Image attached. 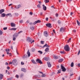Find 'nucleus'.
Segmentation results:
<instances>
[{
    "mask_svg": "<svg viewBox=\"0 0 80 80\" xmlns=\"http://www.w3.org/2000/svg\"><path fill=\"white\" fill-rule=\"evenodd\" d=\"M30 29H31L32 30H34V29H35V28L33 27H30Z\"/></svg>",
    "mask_w": 80,
    "mask_h": 80,
    "instance_id": "30",
    "label": "nucleus"
},
{
    "mask_svg": "<svg viewBox=\"0 0 80 80\" xmlns=\"http://www.w3.org/2000/svg\"><path fill=\"white\" fill-rule=\"evenodd\" d=\"M58 24H60L61 23V22H60V21L59 20L58 22Z\"/></svg>",
    "mask_w": 80,
    "mask_h": 80,
    "instance_id": "47",
    "label": "nucleus"
},
{
    "mask_svg": "<svg viewBox=\"0 0 80 80\" xmlns=\"http://www.w3.org/2000/svg\"><path fill=\"white\" fill-rule=\"evenodd\" d=\"M20 7V5H18V8L16 7V8H19Z\"/></svg>",
    "mask_w": 80,
    "mask_h": 80,
    "instance_id": "42",
    "label": "nucleus"
},
{
    "mask_svg": "<svg viewBox=\"0 0 80 80\" xmlns=\"http://www.w3.org/2000/svg\"><path fill=\"white\" fill-rule=\"evenodd\" d=\"M3 75L2 74H0V80H2L3 78Z\"/></svg>",
    "mask_w": 80,
    "mask_h": 80,
    "instance_id": "20",
    "label": "nucleus"
},
{
    "mask_svg": "<svg viewBox=\"0 0 80 80\" xmlns=\"http://www.w3.org/2000/svg\"><path fill=\"white\" fill-rule=\"evenodd\" d=\"M6 52H10V50L9 49H6Z\"/></svg>",
    "mask_w": 80,
    "mask_h": 80,
    "instance_id": "38",
    "label": "nucleus"
},
{
    "mask_svg": "<svg viewBox=\"0 0 80 80\" xmlns=\"http://www.w3.org/2000/svg\"><path fill=\"white\" fill-rule=\"evenodd\" d=\"M30 14L31 15H33V13H32V12H30Z\"/></svg>",
    "mask_w": 80,
    "mask_h": 80,
    "instance_id": "50",
    "label": "nucleus"
},
{
    "mask_svg": "<svg viewBox=\"0 0 80 80\" xmlns=\"http://www.w3.org/2000/svg\"><path fill=\"white\" fill-rule=\"evenodd\" d=\"M63 59H60L59 60V62H63Z\"/></svg>",
    "mask_w": 80,
    "mask_h": 80,
    "instance_id": "25",
    "label": "nucleus"
},
{
    "mask_svg": "<svg viewBox=\"0 0 80 80\" xmlns=\"http://www.w3.org/2000/svg\"><path fill=\"white\" fill-rule=\"evenodd\" d=\"M48 18H46V21H48Z\"/></svg>",
    "mask_w": 80,
    "mask_h": 80,
    "instance_id": "49",
    "label": "nucleus"
},
{
    "mask_svg": "<svg viewBox=\"0 0 80 80\" xmlns=\"http://www.w3.org/2000/svg\"><path fill=\"white\" fill-rule=\"evenodd\" d=\"M11 30H17V28H12L11 29Z\"/></svg>",
    "mask_w": 80,
    "mask_h": 80,
    "instance_id": "37",
    "label": "nucleus"
},
{
    "mask_svg": "<svg viewBox=\"0 0 80 80\" xmlns=\"http://www.w3.org/2000/svg\"><path fill=\"white\" fill-rule=\"evenodd\" d=\"M44 34L45 37H48V33H47V31H44Z\"/></svg>",
    "mask_w": 80,
    "mask_h": 80,
    "instance_id": "8",
    "label": "nucleus"
},
{
    "mask_svg": "<svg viewBox=\"0 0 80 80\" xmlns=\"http://www.w3.org/2000/svg\"><path fill=\"white\" fill-rule=\"evenodd\" d=\"M11 27H15V26L16 25L14 23H11Z\"/></svg>",
    "mask_w": 80,
    "mask_h": 80,
    "instance_id": "15",
    "label": "nucleus"
},
{
    "mask_svg": "<svg viewBox=\"0 0 80 80\" xmlns=\"http://www.w3.org/2000/svg\"><path fill=\"white\" fill-rule=\"evenodd\" d=\"M6 16V14L5 13H3L1 14V16L2 17H5Z\"/></svg>",
    "mask_w": 80,
    "mask_h": 80,
    "instance_id": "16",
    "label": "nucleus"
},
{
    "mask_svg": "<svg viewBox=\"0 0 80 80\" xmlns=\"http://www.w3.org/2000/svg\"><path fill=\"white\" fill-rule=\"evenodd\" d=\"M38 8H40V4H39L37 6Z\"/></svg>",
    "mask_w": 80,
    "mask_h": 80,
    "instance_id": "44",
    "label": "nucleus"
},
{
    "mask_svg": "<svg viewBox=\"0 0 80 80\" xmlns=\"http://www.w3.org/2000/svg\"><path fill=\"white\" fill-rule=\"evenodd\" d=\"M12 63H13V62H10L9 63V64H12Z\"/></svg>",
    "mask_w": 80,
    "mask_h": 80,
    "instance_id": "60",
    "label": "nucleus"
},
{
    "mask_svg": "<svg viewBox=\"0 0 80 80\" xmlns=\"http://www.w3.org/2000/svg\"><path fill=\"white\" fill-rule=\"evenodd\" d=\"M58 72H57V73L58 74V73H61V72L59 71V70H58Z\"/></svg>",
    "mask_w": 80,
    "mask_h": 80,
    "instance_id": "40",
    "label": "nucleus"
},
{
    "mask_svg": "<svg viewBox=\"0 0 80 80\" xmlns=\"http://www.w3.org/2000/svg\"><path fill=\"white\" fill-rule=\"evenodd\" d=\"M61 67L62 72H65L66 71V69L65 67H63V66L62 64L61 65Z\"/></svg>",
    "mask_w": 80,
    "mask_h": 80,
    "instance_id": "4",
    "label": "nucleus"
},
{
    "mask_svg": "<svg viewBox=\"0 0 80 80\" xmlns=\"http://www.w3.org/2000/svg\"><path fill=\"white\" fill-rule=\"evenodd\" d=\"M3 34V32H2V31L0 30V35H2Z\"/></svg>",
    "mask_w": 80,
    "mask_h": 80,
    "instance_id": "34",
    "label": "nucleus"
},
{
    "mask_svg": "<svg viewBox=\"0 0 80 80\" xmlns=\"http://www.w3.org/2000/svg\"><path fill=\"white\" fill-rule=\"evenodd\" d=\"M39 72L40 73H41L42 74H43V72Z\"/></svg>",
    "mask_w": 80,
    "mask_h": 80,
    "instance_id": "59",
    "label": "nucleus"
},
{
    "mask_svg": "<svg viewBox=\"0 0 80 80\" xmlns=\"http://www.w3.org/2000/svg\"><path fill=\"white\" fill-rule=\"evenodd\" d=\"M23 22V20H21L20 21V23H22Z\"/></svg>",
    "mask_w": 80,
    "mask_h": 80,
    "instance_id": "54",
    "label": "nucleus"
},
{
    "mask_svg": "<svg viewBox=\"0 0 80 80\" xmlns=\"http://www.w3.org/2000/svg\"><path fill=\"white\" fill-rule=\"evenodd\" d=\"M44 2L45 3H48L49 2V0H45Z\"/></svg>",
    "mask_w": 80,
    "mask_h": 80,
    "instance_id": "31",
    "label": "nucleus"
},
{
    "mask_svg": "<svg viewBox=\"0 0 80 80\" xmlns=\"http://www.w3.org/2000/svg\"><path fill=\"white\" fill-rule=\"evenodd\" d=\"M21 65H24V62H21Z\"/></svg>",
    "mask_w": 80,
    "mask_h": 80,
    "instance_id": "53",
    "label": "nucleus"
},
{
    "mask_svg": "<svg viewBox=\"0 0 80 80\" xmlns=\"http://www.w3.org/2000/svg\"><path fill=\"white\" fill-rule=\"evenodd\" d=\"M48 63V67L50 68L51 67H52V65H51V64L50 63V62H47Z\"/></svg>",
    "mask_w": 80,
    "mask_h": 80,
    "instance_id": "10",
    "label": "nucleus"
},
{
    "mask_svg": "<svg viewBox=\"0 0 80 80\" xmlns=\"http://www.w3.org/2000/svg\"><path fill=\"white\" fill-rule=\"evenodd\" d=\"M40 20H38V21H36L33 23L32 22H30L29 23L30 25H35L38 23H40Z\"/></svg>",
    "mask_w": 80,
    "mask_h": 80,
    "instance_id": "3",
    "label": "nucleus"
},
{
    "mask_svg": "<svg viewBox=\"0 0 80 80\" xmlns=\"http://www.w3.org/2000/svg\"><path fill=\"white\" fill-rule=\"evenodd\" d=\"M46 26L49 28H52V27L51 26V24L50 23L46 24Z\"/></svg>",
    "mask_w": 80,
    "mask_h": 80,
    "instance_id": "7",
    "label": "nucleus"
},
{
    "mask_svg": "<svg viewBox=\"0 0 80 80\" xmlns=\"http://www.w3.org/2000/svg\"><path fill=\"white\" fill-rule=\"evenodd\" d=\"M74 64L73 63V62H72L71 64V67H73Z\"/></svg>",
    "mask_w": 80,
    "mask_h": 80,
    "instance_id": "29",
    "label": "nucleus"
},
{
    "mask_svg": "<svg viewBox=\"0 0 80 80\" xmlns=\"http://www.w3.org/2000/svg\"><path fill=\"white\" fill-rule=\"evenodd\" d=\"M7 54H8V55H9V54H10V53H9V52H8L7 53Z\"/></svg>",
    "mask_w": 80,
    "mask_h": 80,
    "instance_id": "55",
    "label": "nucleus"
},
{
    "mask_svg": "<svg viewBox=\"0 0 80 80\" xmlns=\"http://www.w3.org/2000/svg\"><path fill=\"white\" fill-rule=\"evenodd\" d=\"M35 50V48H32V52H34Z\"/></svg>",
    "mask_w": 80,
    "mask_h": 80,
    "instance_id": "35",
    "label": "nucleus"
},
{
    "mask_svg": "<svg viewBox=\"0 0 80 80\" xmlns=\"http://www.w3.org/2000/svg\"><path fill=\"white\" fill-rule=\"evenodd\" d=\"M44 41H41V44H43Z\"/></svg>",
    "mask_w": 80,
    "mask_h": 80,
    "instance_id": "45",
    "label": "nucleus"
},
{
    "mask_svg": "<svg viewBox=\"0 0 80 80\" xmlns=\"http://www.w3.org/2000/svg\"><path fill=\"white\" fill-rule=\"evenodd\" d=\"M12 64L14 65H17L18 62H17V59H14L12 60Z\"/></svg>",
    "mask_w": 80,
    "mask_h": 80,
    "instance_id": "2",
    "label": "nucleus"
},
{
    "mask_svg": "<svg viewBox=\"0 0 80 80\" xmlns=\"http://www.w3.org/2000/svg\"><path fill=\"white\" fill-rule=\"evenodd\" d=\"M7 68L8 70H9V69H10V67H9L8 66L7 67Z\"/></svg>",
    "mask_w": 80,
    "mask_h": 80,
    "instance_id": "52",
    "label": "nucleus"
},
{
    "mask_svg": "<svg viewBox=\"0 0 80 80\" xmlns=\"http://www.w3.org/2000/svg\"><path fill=\"white\" fill-rule=\"evenodd\" d=\"M38 52L39 53H40V54H42V53H43V52H42L41 51H38Z\"/></svg>",
    "mask_w": 80,
    "mask_h": 80,
    "instance_id": "33",
    "label": "nucleus"
},
{
    "mask_svg": "<svg viewBox=\"0 0 80 80\" xmlns=\"http://www.w3.org/2000/svg\"><path fill=\"white\" fill-rule=\"evenodd\" d=\"M43 7V9L44 10H45V11L46 10H47V7L45 6L44 5H42Z\"/></svg>",
    "mask_w": 80,
    "mask_h": 80,
    "instance_id": "13",
    "label": "nucleus"
},
{
    "mask_svg": "<svg viewBox=\"0 0 80 80\" xmlns=\"http://www.w3.org/2000/svg\"><path fill=\"white\" fill-rule=\"evenodd\" d=\"M26 70V69L25 68H22L21 69V71H22L23 72H25Z\"/></svg>",
    "mask_w": 80,
    "mask_h": 80,
    "instance_id": "19",
    "label": "nucleus"
},
{
    "mask_svg": "<svg viewBox=\"0 0 80 80\" xmlns=\"http://www.w3.org/2000/svg\"><path fill=\"white\" fill-rule=\"evenodd\" d=\"M72 32H76V30H73Z\"/></svg>",
    "mask_w": 80,
    "mask_h": 80,
    "instance_id": "56",
    "label": "nucleus"
},
{
    "mask_svg": "<svg viewBox=\"0 0 80 80\" xmlns=\"http://www.w3.org/2000/svg\"><path fill=\"white\" fill-rule=\"evenodd\" d=\"M8 80H12V78H8L7 79Z\"/></svg>",
    "mask_w": 80,
    "mask_h": 80,
    "instance_id": "51",
    "label": "nucleus"
},
{
    "mask_svg": "<svg viewBox=\"0 0 80 80\" xmlns=\"http://www.w3.org/2000/svg\"><path fill=\"white\" fill-rule=\"evenodd\" d=\"M32 42H34V40H33L32 41V42H31V44H32Z\"/></svg>",
    "mask_w": 80,
    "mask_h": 80,
    "instance_id": "62",
    "label": "nucleus"
},
{
    "mask_svg": "<svg viewBox=\"0 0 80 80\" xmlns=\"http://www.w3.org/2000/svg\"><path fill=\"white\" fill-rule=\"evenodd\" d=\"M3 29V30H7V27L4 28Z\"/></svg>",
    "mask_w": 80,
    "mask_h": 80,
    "instance_id": "46",
    "label": "nucleus"
},
{
    "mask_svg": "<svg viewBox=\"0 0 80 80\" xmlns=\"http://www.w3.org/2000/svg\"><path fill=\"white\" fill-rule=\"evenodd\" d=\"M48 50H49V48H47L45 49V51L46 52H48Z\"/></svg>",
    "mask_w": 80,
    "mask_h": 80,
    "instance_id": "24",
    "label": "nucleus"
},
{
    "mask_svg": "<svg viewBox=\"0 0 80 80\" xmlns=\"http://www.w3.org/2000/svg\"><path fill=\"white\" fill-rule=\"evenodd\" d=\"M5 64L6 65H8V62H6Z\"/></svg>",
    "mask_w": 80,
    "mask_h": 80,
    "instance_id": "48",
    "label": "nucleus"
},
{
    "mask_svg": "<svg viewBox=\"0 0 80 80\" xmlns=\"http://www.w3.org/2000/svg\"><path fill=\"white\" fill-rule=\"evenodd\" d=\"M77 23L78 25H79V26H80V23L78 21V20H77Z\"/></svg>",
    "mask_w": 80,
    "mask_h": 80,
    "instance_id": "26",
    "label": "nucleus"
},
{
    "mask_svg": "<svg viewBox=\"0 0 80 80\" xmlns=\"http://www.w3.org/2000/svg\"><path fill=\"white\" fill-rule=\"evenodd\" d=\"M56 17H58V14H56Z\"/></svg>",
    "mask_w": 80,
    "mask_h": 80,
    "instance_id": "57",
    "label": "nucleus"
},
{
    "mask_svg": "<svg viewBox=\"0 0 80 80\" xmlns=\"http://www.w3.org/2000/svg\"><path fill=\"white\" fill-rule=\"evenodd\" d=\"M18 33H15L13 35V37L16 38L17 37H18Z\"/></svg>",
    "mask_w": 80,
    "mask_h": 80,
    "instance_id": "11",
    "label": "nucleus"
},
{
    "mask_svg": "<svg viewBox=\"0 0 80 80\" xmlns=\"http://www.w3.org/2000/svg\"><path fill=\"white\" fill-rule=\"evenodd\" d=\"M13 37V41H15V40H16V37Z\"/></svg>",
    "mask_w": 80,
    "mask_h": 80,
    "instance_id": "36",
    "label": "nucleus"
},
{
    "mask_svg": "<svg viewBox=\"0 0 80 80\" xmlns=\"http://www.w3.org/2000/svg\"><path fill=\"white\" fill-rule=\"evenodd\" d=\"M20 77L21 78H22V77H23V74H21L20 75Z\"/></svg>",
    "mask_w": 80,
    "mask_h": 80,
    "instance_id": "28",
    "label": "nucleus"
},
{
    "mask_svg": "<svg viewBox=\"0 0 80 80\" xmlns=\"http://www.w3.org/2000/svg\"><path fill=\"white\" fill-rule=\"evenodd\" d=\"M43 59L44 60H46V61H48V60H50V58H49V57H45L43 58Z\"/></svg>",
    "mask_w": 80,
    "mask_h": 80,
    "instance_id": "9",
    "label": "nucleus"
},
{
    "mask_svg": "<svg viewBox=\"0 0 80 80\" xmlns=\"http://www.w3.org/2000/svg\"><path fill=\"white\" fill-rule=\"evenodd\" d=\"M60 53L63 54L65 53V52L64 51H61L60 52Z\"/></svg>",
    "mask_w": 80,
    "mask_h": 80,
    "instance_id": "39",
    "label": "nucleus"
},
{
    "mask_svg": "<svg viewBox=\"0 0 80 80\" xmlns=\"http://www.w3.org/2000/svg\"><path fill=\"white\" fill-rule=\"evenodd\" d=\"M36 62L40 63V64H42V63L41 60L39 59H36Z\"/></svg>",
    "mask_w": 80,
    "mask_h": 80,
    "instance_id": "5",
    "label": "nucleus"
},
{
    "mask_svg": "<svg viewBox=\"0 0 80 80\" xmlns=\"http://www.w3.org/2000/svg\"><path fill=\"white\" fill-rule=\"evenodd\" d=\"M78 80H80V76H79L78 78Z\"/></svg>",
    "mask_w": 80,
    "mask_h": 80,
    "instance_id": "64",
    "label": "nucleus"
},
{
    "mask_svg": "<svg viewBox=\"0 0 80 80\" xmlns=\"http://www.w3.org/2000/svg\"><path fill=\"white\" fill-rule=\"evenodd\" d=\"M8 75H10V73L9 72H8Z\"/></svg>",
    "mask_w": 80,
    "mask_h": 80,
    "instance_id": "63",
    "label": "nucleus"
},
{
    "mask_svg": "<svg viewBox=\"0 0 80 80\" xmlns=\"http://www.w3.org/2000/svg\"><path fill=\"white\" fill-rule=\"evenodd\" d=\"M11 49H12V50H13V46H11Z\"/></svg>",
    "mask_w": 80,
    "mask_h": 80,
    "instance_id": "61",
    "label": "nucleus"
},
{
    "mask_svg": "<svg viewBox=\"0 0 80 80\" xmlns=\"http://www.w3.org/2000/svg\"><path fill=\"white\" fill-rule=\"evenodd\" d=\"M16 77L17 78H18L19 77V76H18V75H16Z\"/></svg>",
    "mask_w": 80,
    "mask_h": 80,
    "instance_id": "41",
    "label": "nucleus"
},
{
    "mask_svg": "<svg viewBox=\"0 0 80 80\" xmlns=\"http://www.w3.org/2000/svg\"><path fill=\"white\" fill-rule=\"evenodd\" d=\"M78 67H80V64L79 63L78 64Z\"/></svg>",
    "mask_w": 80,
    "mask_h": 80,
    "instance_id": "58",
    "label": "nucleus"
},
{
    "mask_svg": "<svg viewBox=\"0 0 80 80\" xmlns=\"http://www.w3.org/2000/svg\"><path fill=\"white\" fill-rule=\"evenodd\" d=\"M49 47L50 46L48 45H47V44H46L45 45H44V46L43 47H42V48H44V47Z\"/></svg>",
    "mask_w": 80,
    "mask_h": 80,
    "instance_id": "17",
    "label": "nucleus"
},
{
    "mask_svg": "<svg viewBox=\"0 0 80 80\" xmlns=\"http://www.w3.org/2000/svg\"><path fill=\"white\" fill-rule=\"evenodd\" d=\"M71 39H72V38H70L68 40V43H69L70 42V40H71Z\"/></svg>",
    "mask_w": 80,
    "mask_h": 80,
    "instance_id": "32",
    "label": "nucleus"
},
{
    "mask_svg": "<svg viewBox=\"0 0 80 80\" xmlns=\"http://www.w3.org/2000/svg\"><path fill=\"white\" fill-rule=\"evenodd\" d=\"M64 50L67 52H68L70 51V48L68 45H66L64 47Z\"/></svg>",
    "mask_w": 80,
    "mask_h": 80,
    "instance_id": "1",
    "label": "nucleus"
},
{
    "mask_svg": "<svg viewBox=\"0 0 80 80\" xmlns=\"http://www.w3.org/2000/svg\"><path fill=\"white\" fill-rule=\"evenodd\" d=\"M53 58L54 59H58V56H54Z\"/></svg>",
    "mask_w": 80,
    "mask_h": 80,
    "instance_id": "21",
    "label": "nucleus"
},
{
    "mask_svg": "<svg viewBox=\"0 0 80 80\" xmlns=\"http://www.w3.org/2000/svg\"><path fill=\"white\" fill-rule=\"evenodd\" d=\"M31 62L33 63L34 64H36V62H35V60H32L31 61Z\"/></svg>",
    "mask_w": 80,
    "mask_h": 80,
    "instance_id": "23",
    "label": "nucleus"
},
{
    "mask_svg": "<svg viewBox=\"0 0 80 80\" xmlns=\"http://www.w3.org/2000/svg\"><path fill=\"white\" fill-rule=\"evenodd\" d=\"M6 16H9V17H12V15L11 13H8L7 14H6Z\"/></svg>",
    "mask_w": 80,
    "mask_h": 80,
    "instance_id": "22",
    "label": "nucleus"
},
{
    "mask_svg": "<svg viewBox=\"0 0 80 80\" xmlns=\"http://www.w3.org/2000/svg\"><path fill=\"white\" fill-rule=\"evenodd\" d=\"M5 11V10L3 9H2L0 10V14H1L2 13H3V12H4V11Z\"/></svg>",
    "mask_w": 80,
    "mask_h": 80,
    "instance_id": "18",
    "label": "nucleus"
},
{
    "mask_svg": "<svg viewBox=\"0 0 80 80\" xmlns=\"http://www.w3.org/2000/svg\"><path fill=\"white\" fill-rule=\"evenodd\" d=\"M65 31V29L63 28H61L60 29V31L61 32H64Z\"/></svg>",
    "mask_w": 80,
    "mask_h": 80,
    "instance_id": "12",
    "label": "nucleus"
},
{
    "mask_svg": "<svg viewBox=\"0 0 80 80\" xmlns=\"http://www.w3.org/2000/svg\"><path fill=\"white\" fill-rule=\"evenodd\" d=\"M27 53L28 55V57H29L30 56V52H29V49L28 50Z\"/></svg>",
    "mask_w": 80,
    "mask_h": 80,
    "instance_id": "14",
    "label": "nucleus"
},
{
    "mask_svg": "<svg viewBox=\"0 0 80 80\" xmlns=\"http://www.w3.org/2000/svg\"><path fill=\"white\" fill-rule=\"evenodd\" d=\"M22 32H23V31H21L18 32V34H19V33H22Z\"/></svg>",
    "mask_w": 80,
    "mask_h": 80,
    "instance_id": "43",
    "label": "nucleus"
},
{
    "mask_svg": "<svg viewBox=\"0 0 80 80\" xmlns=\"http://www.w3.org/2000/svg\"><path fill=\"white\" fill-rule=\"evenodd\" d=\"M27 41L29 42H31L32 41V39L29 37H28L27 39Z\"/></svg>",
    "mask_w": 80,
    "mask_h": 80,
    "instance_id": "6",
    "label": "nucleus"
},
{
    "mask_svg": "<svg viewBox=\"0 0 80 80\" xmlns=\"http://www.w3.org/2000/svg\"><path fill=\"white\" fill-rule=\"evenodd\" d=\"M42 77H46V75L45 74H43L42 75Z\"/></svg>",
    "mask_w": 80,
    "mask_h": 80,
    "instance_id": "27",
    "label": "nucleus"
}]
</instances>
